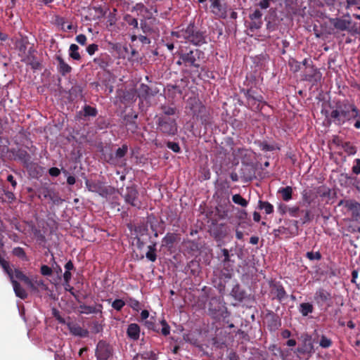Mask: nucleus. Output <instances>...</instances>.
I'll use <instances>...</instances> for the list:
<instances>
[{
  "instance_id": "12",
  "label": "nucleus",
  "mask_w": 360,
  "mask_h": 360,
  "mask_svg": "<svg viewBox=\"0 0 360 360\" xmlns=\"http://www.w3.org/2000/svg\"><path fill=\"white\" fill-rule=\"evenodd\" d=\"M339 205L345 206L352 212V217L356 219L360 218V204L354 200H341Z\"/></svg>"
},
{
  "instance_id": "13",
  "label": "nucleus",
  "mask_w": 360,
  "mask_h": 360,
  "mask_svg": "<svg viewBox=\"0 0 360 360\" xmlns=\"http://www.w3.org/2000/svg\"><path fill=\"white\" fill-rule=\"evenodd\" d=\"M67 326L70 333L74 336L86 338L89 335V330L82 328L78 323L70 321L67 323Z\"/></svg>"
},
{
  "instance_id": "9",
  "label": "nucleus",
  "mask_w": 360,
  "mask_h": 360,
  "mask_svg": "<svg viewBox=\"0 0 360 360\" xmlns=\"http://www.w3.org/2000/svg\"><path fill=\"white\" fill-rule=\"evenodd\" d=\"M112 354L110 347L105 341L98 342L96 349V356L98 360H108Z\"/></svg>"
},
{
  "instance_id": "14",
  "label": "nucleus",
  "mask_w": 360,
  "mask_h": 360,
  "mask_svg": "<svg viewBox=\"0 0 360 360\" xmlns=\"http://www.w3.org/2000/svg\"><path fill=\"white\" fill-rule=\"evenodd\" d=\"M28 42L27 40L22 39L17 42V46L19 50V55L22 58V60L24 62L30 61V54L32 52V48L28 50V54L26 53L27 49Z\"/></svg>"
},
{
  "instance_id": "27",
  "label": "nucleus",
  "mask_w": 360,
  "mask_h": 360,
  "mask_svg": "<svg viewBox=\"0 0 360 360\" xmlns=\"http://www.w3.org/2000/svg\"><path fill=\"white\" fill-rule=\"evenodd\" d=\"M313 311L314 307L309 302H303L300 304L299 311L303 316H308V314L312 313Z\"/></svg>"
},
{
  "instance_id": "34",
  "label": "nucleus",
  "mask_w": 360,
  "mask_h": 360,
  "mask_svg": "<svg viewBox=\"0 0 360 360\" xmlns=\"http://www.w3.org/2000/svg\"><path fill=\"white\" fill-rule=\"evenodd\" d=\"M274 294L276 298L281 301L286 297V292L284 288L281 285L276 286Z\"/></svg>"
},
{
  "instance_id": "23",
  "label": "nucleus",
  "mask_w": 360,
  "mask_h": 360,
  "mask_svg": "<svg viewBox=\"0 0 360 360\" xmlns=\"http://www.w3.org/2000/svg\"><path fill=\"white\" fill-rule=\"evenodd\" d=\"M11 281L13 284L15 295L21 299H25L27 297V293L26 291L21 287L20 283L14 280L13 277L11 278Z\"/></svg>"
},
{
  "instance_id": "44",
  "label": "nucleus",
  "mask_w": 360,
  "mask_h": 360,
  "mask_svg": "<svg viewBox=\"0 0 360 360\" xmlns=\"http://www.w3.org/2000/svg\"><path fill=\"white\" fill-rule=\"evenodd\" d=\"M306 257L311 261L313 260H320L321 259V253L318 252H307L306 253Z\"/></svg>"
},
{
  "instance_id": "19",
  "label": "nucleus",
  "mask_w": 360,
  "mask_h": 360,
  "mask_svg": "<svg viewBox=\"0 0 360 360\" xmlns=\"http://www.w3.org/2000/svg\"><path fill=\"white\" fill-rule=\"evenodd\" d=\"M140 332V327L137 323H130L127 329L128 338L134 341L139 339Z\"/></svg>"
},
{
  "instance_id": "6",
  "label": "nucleus",
  "mask_w": 360,
  "mask_h": 360,
  "mask_svg": "<svg viewBox=\"0 0 360 360\" xmlns=\"http://www.w3.org/2000/svg\"><path fill=\"white\" fill-rule=\"evenodd\" d=\"M85 185L89 191L97 193L101 196L105 198L112 194L113 191L112 187L105 186L102 181L98 180L86 179Z\"/></svg>"
},
{
  "instance_id": "35",
  "label": "nucleus",
  "mask_w": 360,
  "mask_h": 360,
  "mask_svg": "<svg viewBox=\"0 0 360 360\" xmlns=\"http://www.w3.org/2000/svg\"><path fill=\"white\" fill-rule=\"evenodd\" d=\"M0 265L5 272L9 276L10 278H13V271L10 268L9 263L0 256Z\"/></svg>"
},
{
  "instance_id": "46",
  "label": "nucleus",
  "mask_w": 360,
  "mask_h": 360,
  "mask_svg": "<svg viewBox=\"0 0 360 360\" xmlns=\"http://www.w3.org/2000/svg\"><path fill=\"white\" fill-rule=\"evenodd\" d=\"M160 324L162 325L161 333L165 336L168 335L170 333V326L165 319L160 321Z\"/></svg>"
},
{
  "instance_id": "43",
  "label": "nucleus",
  "mask_w": 360,
  "mask_h": 360,
  "mask_svg": "<svg viewBox=\"0 0 360 360\" xmlns=\"http://www.w3.org/2000/svg\"><path fill=\"white\" fill-rule=\"evenodd\" d=\"M319 345L323 348H328L332 345V341L330 339L328 338L325 335H322L320 340Z\"/></svg>"
},
{
  "instance_id": "28",
  "label": "nucleus",
  "mask_w": 360,
  "mask_h": 360,
  "mask_svg": "<svg viewBox=\"0 0 360 360\" xmlns=\"http://www.w3.org/2000/svg\"><path fill=\"white\" fill-rule=\"evenodd\" d=\"M69 56L73 60H79L81 56L79 53V46L75 44H72L69 49Z\"/></svg>"
},
{
  "instance_id": "20",
  "label": "nucleus",
  "mask_w": 360,
  "mask_h": 360,
  "mask_svg": "<svg viewBox=\"0 0 360 360\" xmlns=\"http://www.w3.org/2000/svg\"><path fill=\"white\" fill-rule=\"evenodd\" d=\"M56 59L58 63V71L63 76L72 71V68L63 60L60 55H56Z\"/></svg>"
},
{
  "instance_id": "33",
  "label": "nucleus",
  "mask_w": 360,
  "mask_h": 360,
  "mask_svg": "<svg viewBox=\"0 0 360 360\" xmlns=\"http://www.w3.org/2000/svg\"><path fill=\"white\" fill-rule=\"evenodd\" d=\"M232 200L235 204L239 205L242 207H247L248 205V202L240 194L233 195L232 196Z\"/></svg>"
},
{
  "instance_id": "50",
  "label": "nucleus",
  "mask_w": 360,
  "mask_h": 360,
  "mask_svg": "<svg viewBox=\"0 0 360 360\" xmlns=\"http://www.w3.org/2000/svg\"><path fill=\"white\" fill-rule=\"evenodd\" d=\"M125 20L129 25L133 26L134 28H138L139 23L136 18L127 15L125 17Z\"/></svg>"
},
{
  "instance_id": "16",
  "label": "nucleus",
  "mask_w": 360,
  "mask_h": 360,
  "mask_svg": "<svg viewBox=\"0 0 360 360\" xmlns=\"http://www.w3.org/2000/svg\"><path fill=\"white\" fill-rule=\"evenodd\" d=\"M42 195L44 199H49L53 204L59 205L63 202L60 197L58 196L53 191L47 188L43 189L41 192L40 196Z\"/></svg>"
},
{
  "instance_id": "7",
  "label": "nucleus",
  "mask_w": 360,
  "mask_h": 360,
  "mask_svg": "<svg viewBox=\"0 0 360 360\" xmlns=\"http://www.w3.org/2000/svg\"><path fill=\"white\" fill-rule=\"evenodd\" d=\"M211 12L218 18L225 19L227 17V5L220 0H210Z\"/></svg>"
},
{
  "instance_id": "32",
  "label": "nucleus",
  "mask_w": 360,
  "mask_h": 360,
  "mask_svg": "<svg viewBox=\"0 0 360 360\" xmlns=\"http://www.w3.org/2000/svg\"><path fill=\"white\" fill-rule=\"evenodd\" d=\"M342 148L349 155H354L356 153V147L350 142H345Z\"/></svg>"
},
{
  "instance_id": "31",
  "label": "nucleus",
  "mask_w": 360,
  "mask_h": 360,
  "mask_svg": "<svg viewBox=\"0 0 360 360\" xmlns=\"http://www.w3.org/2000/svg\"><path fill=\"white\" fill-rule=\"evenodd\" d=\"M79 309L81 314H96L100 311L94 306H88L85 304H81L79 306Z\"/></svg>"
},
{
  "instance_id": "51",
  "label": "nucleus",
  "mask_w": 360,
  "mask_h": 360,
  "mask_svg": "<svg viewBox=\"0 0 360 360\" xmlns=\"http://www.w3.org/2000/svg\"><path fill=\"white\" fill-rule=\"evenodd\" d=\"M289 65L295 72H298L300 70V63L294 59L289 61Z\"/></svg>"
},
{
  "instance_id": "62",
  "label": "nucleus",
  "mask_w": 360,
  "mask_h": 360,
  "mask_svg": "<svg viewBox=\"0 0 360 360\" xmlns=\"http://www.w3.org/2000/svg\"><path fill=\"white\" fill-rule=\"evenodd\" d=\"M86 39V37L83 34L77 35L75 38L76 41L81 45H85Z\"/></svg>"
},
{
  "instance_id": "5",
  "label": "nucleus",
  "mask_w": 360,
  "mask_h": 360,
  "mask_svg": "<svg viewBox=\"0 0 360 360\" xmlns=\"http://www.w3.org/2000/svg\"><path fill=\"white\" fill-rule=\"evenodd\" d=\"M157 129L167 136H174L177 133L178 126L175 119L167 116H158Z\"/></svg>"
},
{
  "instance_id": "60",
  "label": "nucleus",
  "mask_w": 360,
  "mask_h": 360,
  "mask_svg": "<svg viewBox=\"0 0 360 360\" xmlns=\"http://www.w3.org/2000/svg\"><path fill=\"white\" fill-rule=\"evenodd\" d=\"M352 172L355 174H360V159H356L354 160V165L352 167Z\"/></svg>"
},
{
  "instance_id": "2",
  "label": "nucleus",
  "mask_w": 360,
  "mask_h": 360,
  "mask_svg": "<svg viewBox=\"0 0 360 360\" xmlns=\"http://www.w3.org/2000/svg\"><path fill=\"white\" fill-rule=\"evenodd\" d=\"M172 35L177 38H182L195 46H201L207 43L206 32L197 27L194 22H190L186 27L177 32H173Z\"/></svg>"
},
{
  "instance_id": "52",
  "label": "nucleus",
  "mask_w": 360,
  "mask_h": 360,
  "mask_svg": "<svg viewBox=\"0 0 360 360\" xmlns=\"http://www.w3.org/2000/svg\"><path fill=\"white\" fill-rule=\"evenodd\" d=\"M167 146L168 148L171 149L172 151L175 153L180 152V147L179 144L176 142L168 141L167 143Z\"/></svg>"
},
{
  "instance_id": "25",
  "label": "nucleus",
  "mask_w": 360,
  "mask_h": 360,
  "mask_svg": "<svg viewBox=\"0 0 360 360\" xmlns=\"http://www.w3.org/2000/svg\"><path fill=\"white\" fill-rule=\"evenodd\" d=\"M278 192L281 195L284 201L288 202L292 199V188L291 186L280 188Z\"/></svg>"
},
{
  "instance_id": "4",
  "label": "nucleus",
  "mask_w": 360,
  "mask_h": 360,
  "mask_svg": "<svg viewBox=\"0 0 360 360\" xmlns=\"http://www.w3.org/2000/svg\"><path fill=\"white\" fill-rule=\"evenodd\" d=\"M181 58L184 62L185 67L198 69L202 62H204L205 53L198 49L188 52L181 51Z\"/></svg>"
},
{
  "instance_id": "49",
  "label": "nucleus",
  "mask_w": 360,
  "mask_h": 360,
  "mask_svg": "<svg viewBox=\"0 0 360 360\" xmlns=\"http://www.w3.org/2000/svg\"><path fill=\"white\" fill-rule=\"evenodd\" d=\"M139 91L142 96H148L150 95V89L148 85L142 84L140 86Z\"/></svg>"
},
{
  "instance_id": "47",
  "label": "nucleus",
  "mask_w": 360,
  "mask_h": 360,
  "mask_svg": "<svg viewBox=\"0 0 360 360\" xmlns=\"http://www.w3.org/2000/svg\"><path fill=\"white\" fill-rule=\"evenodd\" d=\"M13 254L20 258L26 259V254L23 248L20 247L15 248L13 250Z\"/></svg>"
},
{
  "instance_id": "59",
  "label": "nucleus",
  "mask_w": 360,
  "mask_h": 360,
  "mask_svg": "<svg viewBox=\"0 0 360 360\" xmlns=\"http://www.w3.org/2000/svg\"><path fill=\"white\" fill-rule=\"evenodd\" d=\"M259 147L263 151H271L274 149L273 146L268 144L266 142L260 143Z\"/></svg>"
},
{
  "instance_id": "64",
  "label": "nucleus",
  "mask_w": 360,
  "mask_h": 360,
  "mask_svg": "<svg viewBox=\"0 0 360 360\" xmlns=\"http://www.w3.org/2000/svg\"><path fill=\"white\" fill-rule=\"evenodd\" d=\"M4 198L6 201L8 200L9 202H12L15 199V195L12 191H4Z\"/></svg>"
},
{
  "instance_id": "63",
  "label": "nucleus",
  "mask_w": 360,
  "mask_h": 360,
  "mask_svg": "<svg viewBox=\"0 0 360 360\" xmlns=\"http://www.w3.org/2000/svg\"><path fill=\"white\" fill-rule=\"evenodd\" d=\"M288 209H289V207L283 203H280L278 206V211L282 215L288 212Z\"/></svg>"
},
{
  "instance_id": "37",
  "label": "nucleus",
  "mask_w": 360,
  "mask_h": 360,
  "mask_svg": "<svg viewBox=\"0 0 360 360\" xmlns=\"http://www.w3.org/2000/svg\"><path fill=\"white\" fill-rule=\"evenodd\" d=\"M175 240L176 236L174 233H167L162 239L163 245H172L174 243Z\"/></svg>"
},
{
  "instance_id": "42",
  "label": "nucleus",
  "mask_w": 360,
  "mask_h": 360,
  "mask_svg": "<svg viewBox=\"0 0 360 360\" xmlns=\"http://www.w3.org/2000/svg\"><path fill=\"white\" fill-rule=\"evenodd\" d=\"M84 112L85 116L95 117L97 115V110L95 108L90 105H85L84 108Z\"/></svg>"
},
{
  "instance_id": "39",
  "label": "nucleus",
  "mask_w": 360,
  "mask_h": 360,
  "mask_svg": "<svg viewBox=\"0 0 360 360\" xmlns=\"http://www.w3.org/2000/svg\"><path fill=\"white\" fill-rule=\"evenodd\" d=\"M162 110L163 112V115H160V116H167L173 115L176 113V108L170 106L163 105L162 106Z\"/></svg>"
},
{
  "instance_id": "8",
  "label": "nucleus",
  "mask_w": 360,
  "mask_h": 360,
  "mask_svg": "<svg viewBox=\"0 0 360 360\" xmlns=\"http://www.w3.org/2000/svg\"><path fill=\"white\" fill-rule=\"evenodd\" d=\"M139 193L134 186H128L125 193L122 195L127 203L130 204L133 207H140L141 202L138 198Z\"/></svg>"
},
{
  "instance_id": "53",
  "label": "nucleus",
  "mask_w": 360,
  "mask_h": 360,
  "mask_svg": "<svg viewBox=\"0 0 360 360\" xmlns=\"http://www.w3.org/2000/svg\"><path fill=\"white\" fill-rule=\"evenodd\" d=\"M52 269L51 267H49V266L47 265H42L41 266V274L43 275V276H51L52 274Z\"/></svg>"
},
{
  "instance_id": "55",
  "label": "nucleus",
  "mask_w": 360,
  "mask_h": 360,
  "mask_svg": "<svg viewBox=\"0 0 360 360\" xmlns=\"http://www.w3.org/2000/svg\"><path fill=\"white\" fill-rule=\"evenodd\" d=\"M288 212L289 214V215L292 217H298V214L300 212V208L298 207H289V209H288Z\"/></svg>"
},
{
  "instance_id": "38",
  "label": "nucleus",
  "mask_w": 360,
  "mask_h": 360,
  "mask_svg": "<svg viewBox=\"0 0 360 360\" xmlns=\"http://www.w3.org/2000/svg\"><path fill=\"white\" fill-rule=\"evenodd\" d=\"M250 25H249V29L252 31V32H254L255 30H259V28H261L262 24H263V22H262V20H250Z\"/></svg>"
},
{
  "instance_id": "11",
  "label": "nucleus",
  "mask_w": 360,
  "mask_h": 360,
  "mask_svg": "<svg viewBox=\"0 0 360 360\" xmlns=\"http://www.w3.org/2000/svg\"><path fill=\"white\" fill-rule=\"evenodd\" d=\"M213 304L212 301L210 303V307L208 309L209 314L214 319H219L220 318H226L228 316V311L226 307L221 304V302H218V304L216 307L212 308V306Z\"/></svg>"
},
{
  "instance_id": "15",
  "label": "nucleus",
  "mask_w": 360,
  "mask_h": 360,
  "mask_svg": "<svg viewBox=\"0 0 360 360\" xmlns=\"http://www.w3.org/2000/svg\"><path fill=\"white\" fill-rule=\"evenodd\" d=\"M322 78V74L317 68H314L313 66L311 68L309 72L306 73L304 75V79L308 81L309 82L314 84H317L320 82Z\"/></svg>"
},
{
  "instance_id": "29",
  "label": "nucleus",
  "mask_w": 360,
  "mask_h": 360,
  "mask_svg": "<svg viewBox=\"0 0 360 360\" xmlns=\"http://www.w3.org/2000/svg\"><path fill=\"white\" fill-rule=\"evenodd\" d=\"M148 248V251L146 254V258L151 262H155L157 259V255L155 253L156 243L149 245Z\"/></svg>"
},
{
  "instance_id": "3",
  "label": "nucleus",
  "mask_w": 360,
  "mask_h": 360,
  "mask_svg": "<svg viewBox=\"0 0 360 360\" xmlns=\"http://www.w3.org/2000/svg\"><path fill=\"white\" fill-rule=\"evenodd\" d=\"M187 108L191 111L193 117L200 120L202 124H207L210 122L209 111L198 97L188 98Z\"/></svg>"
},
{
  "instance_id": "10",
  "label": "nucleus",
  "mask_w": 360,
  "mask_h": 360,
  "mask_svg": "<svg viewBox=\"0 0 360 360\" xmlns=\"http://www.w3.org/2000/svg\"><path fill=\"white\" fill-rule=\"evenodd\" d=\"M330 22L335 29L340 31L349 30L352 25V20L349 14L345 15L344 18H331Z\"/></svg>"
},
{
  "instance_id": "48",
  "label": "nucleus",
  "mask_w": 360,
  "mask_h": 360,
  "mask_svg": "<svg viewBox=\"0 0 360 360\" xmlns=\"http://www.w3.org/2000/svg\"><path fill=\"white\" fill-rule=\"evenodd\" d=\"M301 212L304 214V217L301 219L302 224L309 222L312 220L313 216L311 215V211L309 210H302Z\"/></svg>"
},
{
  "instance_id": "17",
  "label": "nucleus",
  "mask_w": 360,
  "mask_h": 360,
  "mask_svg": "<svg viewBox=\"0 0 360 360\" xmlns=\"http://www.w3.org/2000/svg\"><path fill=\"white\" fill-rule=\"evenodd\" d=\"M331 298L330 294L323 288L317 290L314 295V300L318 304H323Z\"/></svg>"
},
{
  "instance_id": "45",
  "label": "nucleus",
  "mask_w": 360,
  "mask_h": 360,
  "mask_svg": "<svg viewBox=\"0 0 360 360\" xmlns=\"http://www.w3.org/2000/svg\"><path fill=\"white\" fill-rule=\"evenodd\" d=\"M125 305V302L121 299H116L112 303V307L117 311H120Z\"/></svg>"
},
{
  "instance_id": "57",
  "label": "nucleus",
  "mask_w": 360,
  "mask_h": 360,
  "mask_svg": "<svg viewBox=\"0 0 360 360\" xmlns=\"http://www.w3.org/2000/svg\"><path fill=\"white\" fill-rule=\"evenodd\" d=\"M98 46L97 44H91L87 46L86 51L90 56H92L98 51Z\"/></svg>"
},
{
  "instance_id": "61",
  "label": "nucleus",
  "mask_w": 360,
  "mask_h": 360,
  "mask_svg": "<svg viewBox=\"0 0 360 360\" xmlns=\"http://www.w3.org/2000/svg\"><path fill=\"white\" fill-rule=\"evenodd\" d=\"M221 252L223 254V256H224V259L222 261L223 264L225 265L228 262H230V255H229V250L227 249H222L221 250Z\"/></svg>"
},
{
  "instance_id": "18",
  "label": "nucleus",
  "mask_w": 360,
  "mask_h": 360,
  "mask_svg": "<svg viewBox=\"0 0 360 360\" xmlns=\"http://www.w3.org/2000/svg\"><path fill=\"white\" fill-rule=\"evenodd\" d=\"M230 294L234 300L240 302L245 300L247 297L245 290L242 289L238 284H236L233 287Z\"/></svg>"
},
{
  "instance_id": "21",
  "label": "nucleus",
  "mask_w": 360,
  "mask_h": 360,
  "mask_svg": "<svg viewBox=\"0 0 360 360\" xmlns=\"http://www.w3.org/2000/svg\"><path fill=\"white\" fill-rule=\"evenodd\" d=\"M15 158L20 161L27 167L31 163V156L25 150H18L15 154Z\"/></svg>"
},
{
  "instance_id": "54",
  "label": "nucleus",
  "mask_w": 360,
  "mask_h": 360,
  "mask_svg": "<svg viewBox=\"0 0 360 360\" xmlns=\"http://www.w3.org/2000/svg\"><path fill=\"white\" fill-rule=\"evenodd\" d=\"M146 326L153 331L159 332V327L155 324L151 320H147L145 322Z\"/></svg>"
},
{
  "instance_id": "24",
  "label": "nucleus",
  "mask_w": 360,
  "mask_h": 360,
  "mask_svg": "<svg viewBox=\"0 0 360 360\" xmlns=\"http://www.w3.org/2000/svg\"><path fill=\"white\" fill-rule=\"evenodd\" d=\"M128 151V146L125 144L122 147L117 149L115 154V158H111V162L116 164L120 159L123 158Z\"/></svg>"
},
{
  "instance_id": "40",
  "label": "nucleus",
  "mask_w": 360,
  "mask_h": 360,
  "mask_svg": "<svg viewBox=\"0 0 360 360\" xmlns=\"http://www.w3.org/2000/svg\"><path fill=\"white\" fill-rule=\"evenodd\" d=\"M246 97L248 98V104L249 105L253 104L256 101H259L260 102L262 100V97L261 96H254L252 94V91H247Z\"/></svg>"
},
{
  "instance_id": "58",
  "label": "nucleus",
  "mask_w": 360,
  "mask_h": 360,
  "mask_svg": "<svg viewBox=\"0 0 360 360\" xmlns=\"http://www.w3.org/2000/svg\"><path fill=\"white\" fill-rule=\"evenodd\" d=\"M94 61L99 65L101 68L105 69L108 66V63L103 58H96Z\"/></svg>"
},
{
  "instance_id": "41",
  "label": "nucleus",
  "mask_w": 360,
  "mask_h": 360,
  "mask_svg": "<svg viewBox=\"0 0 360 360\" xmlns=\"http://www.w3.org/2000/svg\"><path fill=\"white\" fill-rule=\"evenodd\" d=\"M312 195H313L312 191H311V190L310 191H306L305 190L302 193V199L308 205H310L312 202V201H313Z\"/></svg>"
},
{
  "instance_id": "36",
  "label": "nucleus",
  "mask_w": 360,
  "mask_h": 360,
  "mask_svg": "<svg viewBox=\"0 0 360 360\" xmlns=\"http://www.w3.org/2000/svg\"><path fill=\"white\" fill-rule=\"evenodd\" d=\"M140 356L144 360H158V355L153 351L145 352Z\"/></svg>"
},
{
  "instance_id": "22",
  "label": "nucleus",
  "mask_w": 360,
  "mask_h": 360,
  "mask_svg": "<svg viewBox=\"0 0 360 360\" xmlns=\"http://www.w3.org/2000/svg\"><path fill=\"white\" fill-rule=\"evenodd\" d=\"M297 352L300 354L310 355L314 352V345L312 342L310 340H305L300 347L297 348Z\"/></svg>"
},
{
  "instance_id": "26",
  "label": "nucleus",
  "mask_w": 360,
  "mask_h": 360,
  "mask_svg": "<svg viewBox=\"0 0 360 360\" xmlns=\"http://www.w3.org/2000/svg\"><path fill=\"white\" fill-rule=\"evenodd\" d=\"M13 278L15 277L16 278L24 281L25 283L27 284L29 287H34L32 281L27 276H25L20 270L15 269L14 275L13 274Z\"/></svg>"
},
{
  "instance_id": "1",
  "label": "nucleus",
  "mask_w": 360,
  "mask_h": 360,
  "mask_svg": "<svg viewBox=\"0 0 360 360\" xmlns=\"http://www.w3.org/2000/svg\"><path fill=\"white\" fill-rule=\"evenodd\" d=\"M326 117L330 124L342 126L355 120L354 126L360 129V111L356 106L348 101H339L326 112Z\"/></svg>"
},
{
  "instance_id": "30",
  "label": "nucleus",
  "mask_w": 360,
  "mask_h": 360,
  "mask_svg": "<svg viewBox=\"0 0 360 360\" xmlns=\"http://www.w3.org/2000/svg\"><path fill=\"white\" fill-rule=\"evenodd\" d=\"M259 207L264 210L266 214H270L274 212V206L267 201H259Z\"/></svg>"
},
{
  "instance_id": "56",
  "label": "nucleus",
  "mask_w": 360,
  "mask_h": 360,
  "mask_svg": "<svg viewBox=\"0 0 360 360\" xmlns=\"http://www.w3.org/2000/svg\"><path fill=\"white\" fill-rule=\"evenodd\" d=\"M262 13L259 10H255L252 13L250 14V20H262Z\"/></svg>"
}]
</instances>
